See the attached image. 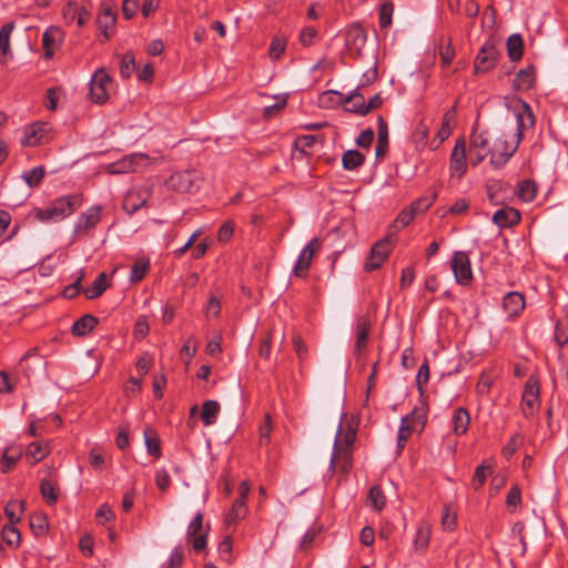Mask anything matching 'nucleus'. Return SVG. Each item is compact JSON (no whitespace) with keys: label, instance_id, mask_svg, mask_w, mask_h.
<instances>
[{"label":"nucleus","instance_id":"f257e3e1","mask_svg":"<svg viewBox=\"0 0 568 568\" xmlns=\"http://www.w3.org/2000/svg\"><path fill=\"white\" fill-rule=\"evenodd\" d=\"M83 204V194L73 193L52 201L47 207H36L33 216L39 222H58L72 215Z\"/></svg>","mask_w":568,"mask_h":568},{"label":"nucleus","instance_id":"f03ea898","mask_svg":"<svg viewBox=\"0 0 568 568\" xmlns=\"http://www.w3.org/2000/svg\"><path fill=\"white\" fill-rule=\"evenodd\" d=\"M519 138L507 139L505 134L498 136L489 149V162L495 169L503 168L516 152Z\"/></svg>","mask_w":568,"mask_h":568},{"label":"nucleus","instance_id":"7ed1b4c3","mask_svg":"<svg viewBox=\"0 0 568 568\" xmlns=\"http://www.w3.org/2000/svg\"><path fill=\"white\" fill-rule=\"evenodd\" d=\"M540 406L539 382L535 375H530L526 381L521 395L520 409L526 418L531 417Z\"/></svg>","mask_w":568,"mask_h":568},{"label":"nucleus","instance_id":"20e7f679","mask_svg":"<svg viewBox=\"0 0 568 568\" xmlns=\"http://www.w3.org/2000/svg\"><path fill=\"white\" fill-rule=\"evenodd\" d=\"M112 87V78L103 69H98L90 81V99L97 104H104L109 100V91Z\"/></svg>","mask_w":568,"mask_h":568},{"label":"nucleus","instance_id":"39448f33","mask_svg":"<svg viewBox=\"0 0 568 568\" xmlns=\"http://www.w3.org/2000/svg\"><path fill=\"white\" fill-rule=\"evenodd\" d=\"M207 532L209 527L206 529L203 528V514L199 511L189 524L186 530V540L196 552L206 548Z\"/></svg>","mask_w":568,"mask_h":568},{"label":"nucleus","instance_id":"423d86ee","mask_svg":"<svg viewBox=\"0 0 568 568\" xmlns=\"http://www.w3.org/2000/svg\"><path fill=\"white\" fill-rule=\"evenodd\" d=\"M102 219V206L93 205L81 213L74 224V234L77 236H87L97 227Z\"/></svg>","mask_w":568,"mask_h":568},{"label":"nucleus","instance_id":"0eeeda50","mask_svg":"<svg viewBox=\"0 0 568 568\" xmlns=\"http://www.w3.org/2000/svg\"><path fill=\"white\" fill-rule=\"evenodd\" d=\"M392 251L389 236L377 241L371 248L367 261L364 265L366 272L378 270L384 262L388 258Z\"/></svg>","mask_w":568,"mask_h":568},{"label":"nucleus","instance_id":"6e6552de","mask_svg":"<svg viewBox=\"0 0 568 568\" xmlns=\"http://www.w3.org/2000/svg\"><path fill=\"white\" fill-rule=\"evenodd\" d=\"M467 171L466 142L464 138L457 139L449 159L450 178L460 179Z\"/></svg>","mask_w":568,"mask_h":568},{"label":"nucleus","instance_id":"1a4fd4ad","mask_svg":"<svg viewBox=\"0 0 568 568\" xmlns=\"http://www.w3.org/2000/svg\"><path fill=\"white\" fill-rule=\"evenodd\" d=\"M452 270L458 284H470L473 280V271L469 257L465 252L458 251L453 254Z\"/></svg>","mask_w":568,"mask_h":568},{"label":"nucleus","instance_id":"9d476101","mask_svg":"<svg viewBox=\"0 0 568 568\" xmlns=\"http://www.w3.org/2000/svg\"><path fill=\"white\" fill-rule=\"evenodd\" d=\"M321 248V240L318 237H314L310 241V243L302 250L296 264L293 268V273L297 277H305L311 267L312 260L314 255Z\"/></svg>","mask_w":568,"mask_h":568},{"label":"nucleus","instance_id":"9b49d317","mask_svg":"<svg viewBox=\"0 0 568 568\" xmlns=\"http://www.w3.org/2000/svg\"><path fill=\"white\" fill-rule=\"evenodd\" d=\"M498 59V51L494 43L486 42L475 59V72L485 73L495 68Z\"/></svg>","mask_w":568,"mask_h":568},{"label":"nucleus","instance_id":"f8f14e48","mask_svg":"<svg viewBox=\"0 0 568 568\" xmlns=\"http://www.w3.org/2000/svg\"><path fill=\"white\" fill-rule=\"evenodd\" d=\"M346 48L355 55H361L367 41L366 30L359 24H352L345 34Z\"/></svg>","mask_w":568,"mask_h":568},{"label":"nucleus","instance_id":"ddd939ff","mask_svg":"<svg viewBox=\"0 0 568 568\" xmlns=\"http://www.w3.org/2000/svg\"><path fill=\"white\" fill-rule=\"evenodd\" d=\"M346 413L342 414L341 423L334 440V448H352L356 440L357 428L346 420Z\"/></svg>","mask_w":568,"mask_h":568},{"label":"nucleus","instance_id":"4468645a","mask_svg":"<svg viewBox=\"0 0 568 568\" xmlns=\"http://www.w3.org/2000/svg\"><path fill=\"white\" fill-rule=\"evenodd\" d=\"M149 156L143 153L132 154L123 158L119 162L110 164V172L113 174H122L128 172H134L140 166L146 165Z\"/></svg>","mask_w":568,"mask_h":568},{"label":"nucleus","instance_id":"2eb2a0df","mask_svg":"<svg viewBox=\"0 0 568 568\" xmlns=\"http://www.w3.org/2000/svg\"><path fill=\"white\" fill-rule=\"evenodd\" d=\"M63 41V32L58 27H49L42 34L44 58L51 59Z\"/></svg>","mask_w":568,"mask_h":568},{"label":"nucleus","instance_id":"dca6fc26","mask_svg":"<svg viewBox=\"0 0 568 568\" xmlns=\"http://www.w3.org/2000/svg\"><path fill=\"white\" fill-rule=\"evenodd\" d=\"M150 194V190L148 189L129 191L123 200L122 209L128 214H134L141 207L146 205Z\"/></svg>","mask_w":568,"mask_h":568},{"label":"nucleus","instance_id":"f3484780","mask_svg":"<svg viewBox=\"0 0 568 568\" xmlns=\"http://www.w3.org/2000/svg\"><path fill=\"white\" fill-rule=\"evenodd\" d=\"M168 185L180 193H191L197 187L194 174L189 171L173 173L168 180Z\"/></svg>","mask_w":568,"mask_h":568},{"label":"nucleus","instance_id":"a211bd4d","mask_svg":"<svg viewBox=\"0 0 568 568\" xmlns=\"http://www.w3.org/2000/svg\"><path fill=\"white\" fill-rule=\"evenodd\" d=\"M489 142L484 133H479L474 128L470 135V151L475 152V160L473 165L481 163L485 158L489 154Z\"/></svg>","mask_w":568,"mask_h":568},{"label":"nucleus","instance_id":"6ab92c4d","mask_svg":"<svg viewBox=\"0 0 568 568\" xmlns=\"http://www.w3.org/2000/svg\"><path fill=\"white\" fill-rule=\"evenodd\" d=\"M520 220L519 211L510 206L503 207L493 215V222L500 229L517 225Z\"/></svg>","mask_w":568,"mask_h":568},{"label":"nucleus","instance_id":"aec40b11","mask_svg":"<svg viewBox=\"0 0 568 568\" xmlns=\"http://www.w3.org/2000/svg\"><path fill=\"white\" fill-rule=\"evenodd\" d=\"M372 328L371 320L366 316H361L356 322V342H355V355L359 356L362 352L367 347L368 335Z\"/></svg>","mask_w":568,"mask_h":568},{"label":"nucleus","instance_id":"412c9836","mask_svg":"<svg viewBox=\"0 0 568 568\" xmlns=\"http://www.w3.org/2000/svg\"><path fill=\"white\" fill-rule=\"evenodd\" d=\"M116 22V12L110 6H103L102 10L97 19L98 29L104 37V41H108L111 37L110 30H112Z\"/></svg>","mask_w":568,"mask_h":568},{"label":"nucleus","instance_id":"4be33fe9","mask_svg":"<svg viewBox=\"0 0 568 568\" xmlns=\"http://www.w3.org/2000/svg\"><path fill=\"white\" fill-rule=\"evenodd\" d=\"M525 297L519 292H509L503 298V308L509 317L518 316L525 308Z\"/></svg>","mask_w":568,"mask_h":568},{"label":"nucleus","instance_id":"5701e85b","mask_svg":"<svg viewBox=\"0 0 568 568\" xmlns=\"http://www.w3.org/2000/svg\"><path fill=\"white\" fill-rule=\"evenodd\" d=\"M353 449L352 448H334L331 458V467H338L346 475L352 468Z\"/></svg>","mask_w":568,"mask_h":568},{"label":"nucleus","instance_id":"b1692460","mask_svg":"<svg viewBox=\"0 0 568 568\" xmlns=\"http://www.w3.org/2000/svg\"><path fill=\"white\" fill-rule=\"evenodd\" d=\"M47 123L34 122L26 129V135L21 143L26 146H34L42 143L47 134Z\"/></svg>","mask_w":568,"mask_h":568},{"label":"nucleus","instance_id":"393cba45","mask_svg":"<svg viewBox=\"0 0 568 568\" xmlns=\"http://www.w3.org/2000/svg\"><path fill=\"white\" fill-rule=\"evenodd\" d=\"M535 80L536 69L534 65H528L516 74L513 88L516 91H528L534 87Z\"/></svg>","mask_w":568,"mask_h":568},{"label":"nucleus","instance_id":"a878e982","mask_svg":"<svg viewBox=\"0 0 568 568\" xmlns=\"http://www.w3.org/2000/svg\"><path fill=\"white\" fill-rule=\"evenodd\" d=\"M14 29L13 22L3 24L0 29V63L7 64L9 59L12 58L10 49V37Z\"/></svg>","mask_w":568,"mask_h":568},{"label":"nucleus","instance_id":"bb28decb","mask_svg":"<svg viewBox=\"0 0 568 568\" xmlns=\"http://www.w3.org/2000/svg\"><path fill=\"white\" fill-rule=\"evenodd\" d=\"M51 453V445L45 440L32 442L26 449L27 458L32 459V464L39 463Z\"/></svg>","mask_w":568,"mask_h":568},{"label":"nucleus","instance_id":"cd10ccee","mask_svg":"<svg viewBox=\"0 0 568 568\" xmlns=\"http://www.w3.org/2000/svg\"><path fill=\"white\" fill-rule=\"evenodd\" d=\"M453 432L456 436L466 434L470 424V416L466 408L458 407L452 416Z\"/></svg>","mask_w":568,"mask_h":568},{"label":"nucleus","instance_id":"c85d7f7f","mask_svg":"<svg viewBox=\"0 0 568 568\" xmlns=\"http://www.w3.org/2000/svg\"><path fill=\"white\" fill-rule=\"evenodd\" d=\"M521 111L516 115L517 118V133L516 138H521L524 130L535 125V115L528 103L521 102Z\"/></svg>","mask_w":568,"mask_h":568},{"label":"nucleus","instance_id":"c756f323","mask_svg":"<svg viewBox=\"0 0 568 568\" xmlns=\"http://www.w3.org/2000/svg\"><path fill=\"white\" fill-rule=\"evenodd\" d=\"M377 144L375 148L376 158H383L388 151V125L383 116L377 119Z\"/></svg>","mask_w":568,"mask_h":568},{"label":"nucleus","instance_id":"7c9ffc66","mask_svg":"<svg viewBox=\"0 0 568 568\" xmlns=\"http://www.w3.org/2000/svg\"><path fill=\"white\" fill-rule=\"evenodd\" d=\"M359 90L361 89L357 87L355 91L345 99V109L348 112L365 115L366 101L364 94L361 93Z\"/></svg>","mask_w":568,"mask_h":568},{"label":"nucleus","instance_id":"2f4dec72","mask_svg":"<svg viewBox=\"0 0 568 568\" xmlns=\"http://www.w3.org/2000/svg\"><path fill=\"white\" fill-rule=\"evenodd\" d=\"M98 324V318L93 315L85 314L77 320L72 325V334L75 336H85Z\"/></svg>","mask_w":568,"mask_h":568},{"label":"nucleus","instance_id":"473e14b6","mask_svg":"<svg viewBox=\"0 0 568 568\" xmlns=\"http://www.w3.org/2000/svg\"><path fill=\"white\" fill-rule=\"evenodd\" d=\"M110 286L108 276L105 273H100L99 276L94 280L92 285L83 291L84 295L89 300H93L102 295L106 288Z\"/></svg>","mask_w":568,"mask_h":568},{"label":"nucleus","instance_id":"72a5a7b5","mask_svg":"<svg viewBox=\"0 0 568 568\" xmlns=\"http://www.w3.org/2000/svg\"><path fill=\"white\" fill-rule=\"evenodd\" d=\"M24 500H9L4 507V515L9 520V524H18L21 520V516L24 511Z\"/></svg>","mask_w":568,"mask_h":568},{"label":"nucleus","instance_id":"f704fd0d","mask_svg":"<svg viewBox=\"0 0 568 568\" xmlns=\"http://www.w3.org/2000/svg\"><path fill=\"white\" fill-rule=\"evenodd\" d=\"M524 52V41L519 33L511 34L507 40V53L511 61H519Z\"/></svg>","mask_w":568,"mask_h":568},{"label":"nucleus","instance_id":"c9c22d12","mask_svg":"<svg viewBox=\"0 0 568 568\" xmlns=\"http://www.w3.org/2000/svg\"><path fill=\"white\" fill-rule=\"evenodd\" d=\"M220 413V404L216 400L210 399L203 403L201 418L205 426L215 424Z\"/></svg>","mask_w":568,"mask_h":568},{"label":"nucleus","instance_id":"e433bc0d","mask_svg":"<svg viewBox=\"0 0 568 568\" xmlns=\"http://www.w3.org/2000/svg\"><path fill=\"white\" fill-rule=\"evenodd\" d=\"M144 440L146 450L150 455L154 456L155 458L161 457V440L156 434L155 430H153L151 427H146L144 429Z\"/></svg>","mask_w":568,"mask_h":568},{"label":"nucleus","instance_id":"4c0bfd02","mask_svg":"<svg viewBox=\"0 0 568 568\" xmlns=\"http://www.w3.org/2000/svg\"><path fill=\"white\" fill-rule=\"evenodd\" d=\"M365 162V156L357 150H348L342 156L343 168L352 171L362 166Z\"/></svg>","mask_w":568,"mask_h":568},{"label":"nucleus","instance_id":"58836bf2","mask_svg":"<svg viewBox=\"0 0 568 568\" xmlns=\"http://www.w3.org/2000/svg\"><path fill=\"white\" fill-rule=\"evenodd\" d=\"M516 194L521 201L531 202L537 194V184L530 179L524 180L518 184Z\"/></svg>","mask_w":568,"mask_h":568},{"label":"nucleus","instance_id":"ea45409f","mask_svg":"<svg viewBox=\"0 0 568 568\" xmlns=\"http://www.w3.org/2000/svg\"><path fill=\"white\" fill-rule=\"evenodd\" d=\"M430 526L427 523H420L414 539V546L416 550L424 551L427 549L430 540Z\"/></svg>","mask_w":568,"mask_h":568},{"label":"nucleus","instance_id":"a19ab883","mask_svg":"<svg viewBox=\"0 0 568 568\" xmlns=\"http://www.w3.org/2000/svg\"><path fill=\"white\" fill-rule=\"evenodd\" d=\"M367 503L376 511H382L386 506V496L383 493L381 486L374 485L367 495Z\"/></svg>","mask_w":568,"mask_h":568},{"label":"nucleus","instance_id":"79ce46f5","mask_svg":"<svg viewBox=\"0 0 568 568\" xmlns=\"http://www.w3.org/2000/svg\"><path fill=\"white\" fill-rule=\"evenodd\" d=\"M149 270H150V261L145 257L138 258L131 268V274L129 277L130 282L131 283L141 282L148 274Z\"/></svg>","mask_w":568,"mask_h":568},{"label":"nucleus","instance_id":"37998d69","mask_svg":"<svg viewBox=\"0 0 568 568\" xmlns=\"http://www.w3.org/2000/svg\"><path fill=\"white\" fill-rule=\"evenodd\" d=\"M16 525L17 524H7L1 530L3 541L12 547H18L21 542V534Z\"/></svg>","mask_w":568,"mask_h":568},{"label":"nucleus","instance_id":"c03bdc74","mask_svg":"<svg viewBox=\"0 0 568 568\" xmlns=\"http://www.w3.org/2000/svg\"><path fill=\"white\" fill-rule=\"evenodd\" d=\"M22 453L20 449L7 448L1 458V471L9 473L20 459Z\"/></svg>","mask_w":568,"mask_h":568},{"label":"nucleus","instance_id":"a18cd8bd","mask_svg":"<svg viewBox=\"0 0 568 568\" xmlns=\"http://www.w3.org/2000/svg\"><path fill=\"white\" fill-rule=\"evenodd\" d=\"M491 474L490 466L486 465L485 463H481L478 465L474 471L473 478H471V485L475 490H479L487 477Z\"/></svg>","mask_w":568,"mask_h":568},{"label":"nucleus","instance_id":"49530a36","mask_svg":"<svg viewBox=\"0 0 568 568\" xmlns=\"http://www.w3.org/2000/svg\"><path fill=\"white\" fill-rule=\"evenodd\" d=\"M437 197V191L433 190L429 194L423 195L413 203H410L412 209L417 214L426 212L435 202Z\"/></svg>","mask_w":568,"mask_h":568},{"label":"nucleus","instance_id":"de8ad7c7","mask_svg":"<svg viewBox=\"0 0 568 568\" xmlns=\"http://www.w3.org/2000/svg\"><path fill=\"white\" fill-rule=\"evenodd\" d=\"M44 175H45L44 168L36 166L29 171H26L22 174V179L29 187L33 189V187H37L41 183Z\"/></svg>","mask_w":568,"mask_h":568},{"label":"nucleus","instance_id":"09e8293b","mask_svg":"<svg viewBox=\"0 0 568 568\" xmlns=\"http://www.w3.org/2000/svg\"><path fill=\"white\" fill-rule=\"evenodd\" d=\"M40 491H41V495L43 497V499L49 504V505H54L58 500V493H57V488H55V485L52 484L50 480L48 479H42L41 483H40Z\"/></svg>","mask_w":568,"mask_h":568},{"label":"nucleus","instance_id":"8fccbe9b","mask_svg":"<svg viewBox=\"0 0 568 568\" xmlns=\"http://www.w3.org/2000/svg\"><path fill=\"white\" fill-rule=\"evenodd\" d=\"M287 41L284 37H274L268 49V55L273 60L280 59L286 50Z\"/></svg>","mask_w":568,"mask_h":568},{"label":"nucleus","instance_id":"3c124183","mask_svg":"<svg viewBox=\"0 0 568 568\" xmlns=\"http://www.w3.org/2000/svg\"><path fill=\"white\" fill-rule=\"evenodd\" d=\"M273 429V422L270 414L264 417L263 424L260 426L258 443L261 446H268L271 444V433Z\"/></svg>","mask_w":568,"mask_h":568},{"label":"nucleus","instance_id":"603ef678","mask_svg":"<svg viewBox=\"0 0 568 568\" xmlns=\"http://www.w3.org/2000/svg\"><path fill=\"white\" fill-rule=\"evenodd\" d=\"M135 70V58L132 52L123 54L120 63V74L123 79H129Z\"/></svg>","mask_w":568,"mask_h":568},{"label":"nucleus","instance_id":"864d4df0","mask_svg":"<svg viewBox=\"0 0 568 568\" xmlns=\"http://www.w3.org/2000/svg\"><path fill=\"white\" fill-rule=\"evenodd\" d=\"M521 505V489L518 485H513L506 496V506L510 513H514Z\"/></svg>","mask_w":568,"mask_h":568},{"label":"nucleus","instance_id":"5fc2aeb1","mask_svg":"<svg viewBox=\"0 0 568 568\" xmlns=\"http://www.w3.org/2000/svg\"><path fill=\"white\" fill-rule=\"evenodd\" d=\"M416 216V213L414 212V210L412 209V206H407V207H404L397 215V217L395 219L394 223H393V227L395 229H403L407 225H409L413 220L415 219Z\"/></svg>","mask_w":568,"mask_h":568},{"label":"nucleus","instance_id":"6e6d98bb","mask_svg":"<svg viewBox=\"0 0 568 568\" xmlns=\"http://www.w3.org/2000/svg\"><path fill=\"white\" fill-rule=\"evenodd\" d=\"M246 515V500L243 498H236L229 511L226 519L227 521L237 520Z\"/></svg>","mask_w":568,"mask_h":568},{"label":"nucleus","instance_id":"4d7b16f0","mask_svg":"<svg viewBox=\"0 0 568 568\" xmlns=\"http://www.w3.org/2000/svg\"><path fill=\"white\" fill-rule=\"evenodd\" d=\"M524 444V436L519 433H516L511 438L508 440V443L504 446L501 453L503 456L507 459H509L517 449Z\"/></svg>","mask_w":568,"mask_h":568},{"label":"nucleus","instance_id":"13d9d810","mask_svg":"<svg viewBox=\"0 0 568 568\" xmlns=\"http://www.w3.org/2000/svg\"><path fill=\"white\" fill-rule=\"evenodd\" d=\"M555 339L561 346L568 344V315L557 322Z\"/></svg>","mask_w":568,"mask_h":568},{"label":"nucleus","instance_id":"bf43d9fd","mask_svg":"<svg viewBox=\"0 0 568 568\" xmlns=\"http://www.w3.org/2000/svg\"><path fill=\"white\" fill-rule=\"evenodd\" d=\"M30 528L37 536H42L48 530L47 518L41 514H34L30 517Z\"/></svg>","mask_w":568,"mask_h":568},{"label":"nucleus","instance_id":"052dcab7","mask_svg":"<svg viewBox=\"0 0 568 568\" xmlns=\"http://www.w3.org/2000/svg\"><path fill=\"white\" fill-rule=\"evenodd\" d=\"M88 459H89L90 465L94 469L100 470V471L103 470L104 464H105V457H104L102 448H100V447L91 448V450L89 452Z\"/></svg>","mask_w":568,"mask_h":568},{"label":"nucleus","instance_id":"680f3d73","mask_svg":"<svg viewBox=\"0 0 568 568\" xmlns=\"http://www.w3.org/2000/svg\"><path fill=\"white\" fill-rule=\"evenodd\" d=\"M394 6L392 2H385L379 8V27L387 29L392 24Z\"/></svg>","mask_w":568,"mask_h":568},{"label":"nucleus","instance_id":"e2e57ef3","mask_svg":"<svg viewBox=\"0 0 568 568\" xmlns=\"http://www.w3.org/2000/svg\"><path fill=\"white\" fill-rule=\"evenodd\" d=\"M405 417L409 418V423L413 427L416 428L419 426L420 429H423L427 420L426 409L424 407H415L413 412Z\"/></svg>","mask_w":568,"mask_h":568},{"label":"nucleus","instance_id":"0e129e2a","mask_svg":"<svg viewBox=\"0 0 568 568\" xmlns=\"http://www.w3.org/2000/svg\"><path fill=\"white\" fill-rule=\"evenodd\" d=\"M429 375H430L429 365H428V362L426 359L419 366L418 372H417V376H416V384H417V388H418V392H419L420 396L424 395L423 386L428 383Z\"/></svg>","mask_w":568,"mask_h":568},{"label":"nucleus","instance_id":"69168bd1","mask_svg":"<svg viewBox=\"0 0 568 568\" xmlns=\"http://www.w3.org/2000/svg\"><path fill=\"white\" fill-rule=\"evenodd\" d=\"M493 384H494V377L490 376L488 373L483 372L477 382L476 392L479 395H487L490 392Z\"/></svg>","mask_w":568,"mask_h":568},{"label":"nucleus","instance_id":"338daca9","mask_svg":"<svg viewBox=\"0 0 568 568\" xmlns=\"http://www.w3.org/2000/svg\"><path fill=\"white\" fill-rule=\"evenodd\" d=\"M183 561H184L183 549H182V547L178 546L172 550L170 558L163 565V568H179L182 566Z\"/></svg>","mask_w":568,"mask_h":568},{"label":"nucleus","instance_id":"774afa93","mask_svg":"<svg viewBox=\"0 0 568 568\" xmlns=\"http://www.w3.org/2000/svg\"><path fill=\"white\" fill-rule=\"evenodd\" d=\"M457 525V516L452 513L447 505L444 506L442 526L445 530L453 531Z\"/></svg>","mask_w":568,"mask_h":568}]
</instances>
